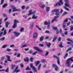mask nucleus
Returning <instances> with one entry per match:
<instances>
[{
    "instance_id": "nucleus-1",
    "label": "nucleus",
    "mask_w": 73,
    "mask_h": 73,
    "mask_svg": "<svg viewBox=\"0 0 73 73\" xmlns=\"http://www.w3.org/2000/svg\"><path fill=\"white\" fill-rule=\"evenodd\" d=\"M33 63H31L30 64L31 68H32V70L34 73L37 72V68L35 66H33Z\"/></svg>"
},
{
    "instance_id": "nucleus-2",
    "label": "nucleus",
    "mask_w": 73,
    "mask_h": 73,
    "mask_svg": "<svg viewBox=\"0 0 73 73\" xmlns=\"http://www.w3.org/2000/svg\"><path fill=\"white\" fill-rule=\"evenodd\" d=\"M39 7L42 8V9H44L45 7V5H44V3L42 2L40 3L39 5Z\"/></svg>"
},
{
    "instance_id": "nucleus-3",
    "label": "nucleus",
    "mask_w": 73,
    "mask_h": 73,
    "mask_svg": "<svg viewBox=\"0 0 73 73\" xmlns=\"http://www.w3.org/2000/svg\"><path fill=\"white\" fill-rule=\"evenodd\" d=\"M69 62H70V61H69L68 59H67L66 60V62L65 64L66 66H68L69 68L70 66V65L69 64Z\"/></svg>"
},
{
    "instance_id": "nucleus-4",
    "label": "nucleus",
    "mask_w": 73,
    "mask_h": 73,
    "mask_svg": "<svg viewBox=\"0 0 73 73\" xmlns=\"http://www.w3.org/2000/svg\"><path fill=\"white\" fill-rule=\"evenodd\" d=\"M6 56L7 58V60L8 61H10V62L12 61V60L10 59L11 57H10V56L6 55Z\"/></svg>"
},
{
    "instance_id": "nucleus-5",
    "label": "nucleus",
    "mask_w": 73,
    "mask_h": 73,
    "mask_svg": "<svg viewBox=\"0 0 73 73\" xmlns=\"http://www.w3.org/2000/svg\"><path fill=\"white\" fill-rule=\"evenodd\" d=\"M34 49H36V50L37 51H38V52H43V51L40 50V49L39 48L36 47H34Z\"/></svg>"
},
{
    "instance_id": "nucleus-6",
    "label": "nucleus",
    "mask_w": 73,
    "mask_h": 73,
    "mask_svg": "<svg viewBox=\"0 0 73 73\" xmlns=\"http://www.w3.org/2000/svg\"><path fill=\"white\" fill-rule=\"evenodd\" d=\"M14 33L15 35V36L17 37H18L20 35V33H17V32L15 31L14 32Z\"/></svg>"
},
{
    "instance_id": "nucleus-7",
    "label": "nucleus",
    "mask_w": 73,
    "mask_h": 73,
    "mask_svg": "<svg viewBox=\"0 0 73 73\" xmlns=\"http://www.w3.org/2000/svg\"><path fill=\"white\" fill-rule=\"evenodd\" d=\"M59 1L60 2L58 1V3L59 5L60 6V5H61V4L62 5H63V3H62V0H60Z\"/></svg>"
},
{
    "instance_id": "nucleus-8",
    "label": "nucleus",
    "mask_w": 73,
    "mask_h": 73,
    "mask_svg": "<svg viewBox=\"0 0 73 73\" xmlns=\"http://www.w3.org/2000/svg\"><path fill=\"white\" fill-rule=\"evenodd\" d=\"M37 36V34L36 33H34L33 34V38H35Z\"/></svg>"
},
{
    "instance_id": "nucleus-9",
    "label": "nucleus",
    "mask_w": 73,
    "mask_h": 73,
    "mask_svg": "<svg viewBox=\"0 0 73 73\" xmlns=\"http://www.w3.org/2000/svg\"><path fill=\"white\" fill-rule=\"evenodd\" d=\"M45 44H46V45L47 46L48 48H50V45H51V43H50L45 42Z\"/></svg>"
},
{
    "instance_id": "nucleus-10",
    "label": "nucleus",
    "mask_w": 73,
    "mask_h": 73,
    "mask_svg": "<svg viewBox=\"0 0 73 73\" xmlns=\"http://www.w3.org/2000/svg\"><path fill=\"white\" fill-rule=\"evenodd\" d=\"M64 5L66 7H68V8H70V5H69V4L68 3H65L64 4Z\"/></svg>"
},
{
    "instance_id": "nucleus-11",
    "label": "nucleus",
    "mask_w": 73,
    "mask_h": 73,
    "mask_svg": "<svg viewBox=\"0 0 73 73\" xmlns=\"http://www.w3.org/2000/svg\"><path fill=\"white\" fill-rule=\"evenodd\" d=\"M26 59L25 58H24V61H25V62H28V61H29V58L28 57H27L26 58Z\"/></svg>"
},
{
    "instance_id": "nucleus-12",
    "label": "nucleus",
    "mask_w": 73,
    "mask_h": 73,
    "mask_svg": "<svg viewBox=\"0 0 73 73\" xmlns=\"http://www.w3.org/2000/svg\"><path fill=\"white\" fill-rule=\"evenodd\" d=\"M37 16H36V17H35V14H34L33 15V17H32V19H37Z\"/></svg>"
},
{
    "instance_id": "nucleus-13",
    "label": "nucleus",
    "mask_w": 73,
    "mask_h": 73,
    "mask_svg": "<svg viewBox=\"0 0 73 73\" xmlns=\"http://www.w3.org/2000/svg\"><path fill=\"white\" fill-rule=\"evenodd\" d=\"M33 12H32V10H30L29 11V14H28V16H30V15H32V14H33L32 13Z\"/></svg>"
},
{
    "instance_id": "nucleus-14",
    "label": "nucleus",
    "mask_w": 73,
    "mask_h": 73,
    "mask_svg": "<svg viewBox=\"0 0 73 73\" xmlns=\"http://www.w3.org/2000/svg\"><path fill=\"white\" fill-rule=\"evenodd\" d=\"M16 67V65L14 64H12L11 65V69L14 70V68Z\"/></svg>"
},
{
    "instance_id": "nucleus-15",
    "label": "nucleus",
    "mask_w": 73,
    "mask_h": 73,
    "mask_svg": "<svg viewBox=\"0 0 73 73\" xmlns=\"http://www.w3.org/2000/svg\"><path fill=\"white\" fill-rule=\"evenodd\" d=\"M9 24H10V23H9L8 22H6V28H8V25H9Z\"/></svg>"
},
{
    "instance_id": "nucleus-16",
    "label": "nucleus",
    "mask_w": 73,
    "mask_h": 73,
    "mask_svg": "<svg viewBox=\"0 0 73 73\" xmlns=\"http://www.w3.org/2000/svg\"><path fill=\"white\" fill-rule=\"evenodd\" d=\"M57 38V36H54L52 41V42H54V41H56Z\"/></svg>"
},
{
    "instance_id": "nucleus-17",
    "label": "nucleus",
    "mask_w": 73,
    "mask_h": 73,
    "mask_svg": "<svg viewBox=\"0 0 73 73\" xmlns=\"http://www.w3.org/2000/svg\"><path fill=\"white\" fill-rule=\"evenodd\" d=\"M40 61L38 60L37 62H35V64H36L35 66H37L38 65V64H39L40 63Z\"/></svg>"
},
{
    "instance_id": "nucleus-18",
    "label": "nucleus",
    "mask_w": 73,
    "mask_h": 73,
    "mask_svg": "<svg viewBox=\"0 0 73 73\" xmlns=\"http://www.w3.org/2000/svg\"><path fill=\"white\" fill-rule=\"evenodd\" d=\"M52 28H53V29H54V30H55V31H57V30H58L57 27H55L54 26H52Z\"/></svg>"
},
{
    "instance_id": "nucleus-19",
    "label": "nucleus",
    "mask_w": 73,
    "mask_h": 73,
    "mask_svg": "<svg viewBox=\"0 0 73 73\" xmlns=\"http://www.w3.org/2000/svg\"><path fill=\"white\" fill-rule=\"evenodd\" d=\"M7 6H8V4L7 3L4 4L3 6H2L3 8H5V7H6Z\"/></svg>"
},
{
    "instance_id": "nucleus-20",
    "label": "nucleus",
    "mask_w": 73,
    "mask_h": 73,
    "mask_svg": "<svg viewBox=\"0 0 73 73\" xmlns=\"http://www.w3.org/2000/svg\"><path fill=\"white\" fill-rule=\"evenodd\" d=\"M44 25H50V22H44Z\"/></svg>"
},
{
    "instance_id": "nucleus-21",
    "label": "nucleus",
    "mask_w": 73,
    "mask_h": 73,
    "mask_svg": "<svg viewBox=\"0 0 73 73\" xmlns=\"http://www.w3.org/2000/svg\"><path fill=\"white\" fill-rule=\"evenodd\" d=\"M46 11L47 12H48V11H49V9H50V7H46Z\"/></svg>"
},
{
    "instance_id": "nucleus-22",
    "label": "nucleus",
    "mask_w": 73,
    "mask_h": 73,
    "mask_svg": "<svg viewBox=\"0 0 73 73\" xmlns=\"http://www.w3.org/2000/svg\"><path fill=\"white\" fill-rule=\"evenodd\" d=\"M55 15H56V16H59V15H60V12H59V11L56 13Z\"/></svg>"
},
{
    "instance_id": "nucleus-23",
    "label": "nucleus",
    "mask_w": 73,
    "mask_h": 73,
    "mask_svg": "<svg viewBox=\"0 0 73 73\" xmlns=\"http://www.w3.org/2000/svg\"><path fill=\"white\" fill-rule=\"evenodd\" d=\"M17 27V24L15 23H14V24L13 26V28H15V27Z\"/></svg>"
},
{
    "instance_id": "nucleus-24",
    "label": "nucleus",
    "mask_w": 73,
    "mask_h": 73,
    "mask_svg": "<svg viewBox=\"0 0 73 73\" xmlns=\"http://www.w3.org/2000/svg\"><path fill=\"white\" fill-rule=\"evenodd\" d=\"M44 40V37L43 36H42L40 38V41H42V40Z\"/></svg>"
},
{
    "instance_id": "nucleus-25",
    "label": "nucleus",
    "mask_w": 73,
    "mask_h": 73,
    "mask_svg": "<svg viewBox=\"0 0 73 73\" xmlns=\"http://www.w3.org/2000/svg\"><path fill=\"white\" fill-rule=\"evenodd\" d=\"M41 64H40L38 66V70H40V68H41Z\"/></svg>"
},
{
    "instance_id": "nucleus-26",
    "label": "nucleus",
    "mask_w": 73,
    "mask_h": 73,
    "mask_svg": "<svg viewBox=\"0 0 73 73\" xmlns=\"http://www.w3.org/2000/svg\"><path fill=\"white\" fill-rule=\"evenodd\" d=\"M8 44H5V45H3L2 46V48H6Z\"/></svg>"
},
{
    "instance_id": "nucleus-27",
    "label": "nucleus",
    "mask_w": 73,
    "mask_h": 73,
    "mask_svg": "<svg viewBox=\"0 0 73 73\" xmlns=\"http://www.w3.org/2000/svg\"><path fill=\"white\" fill-rule=\"evenodd\" d=\"M12 8L13 9V12H15V9H16V7L14 6H13L12 7Z\"/></svg>"
},
{
    "instance_id": "nucleus-28",
    "label": "nucleus",
    "mask_w": 73,
    "mask_h": 73,
    "mask_svg": "<svg viewBox=\"0 0 73 73\" xmlns=\"http://www.w3.org/2000/svg\"><path fill=\"white\" fill-rule=\"evenodd\" d=\"M73 58V57H72L71 58H68V60L69 61H70H70H73V60L72 59V58Z\"/></svg>"
},
{
    "instance_id": "nucleus-29",
    "label": "nucleus",
    "mask_w": 73,
    "mask_h": 73,
    "mask_svg": "<svg viewBox=\"0 0 73 73\" xmlns=\"http://www.w3.org/2000/svg\"><path fill=\"white\" fill-rule=\"evenodd\" d=\"M25 70H31V69L29 67V66H27L25 69Z\"/></svg>"
},
{
    "instance_id": "nucleus-30",
    "label": "nucleus",
    "mask_w": 73,
    "mask_h": 73,
    "mask_svg": "<svg viewBox=\"0 0 73 73\" xmlns=\"http://www.w3.org/2000/svg\"><path fill=\"white\" fill-rule=\"evenodd\" d=\"M34 59V58L33 57H31V58L30 59V61L31 62H33V60Z\"/></svg>"
},
{
    "instance_id": "nucleus-31",
    "label": "nucleus",
    "mask_w": 73,
    "mask_h": 73,
    "mask_svg": "<svg viewBox=\"0 0 73 73\" xmlns=\"http://www.w3.org/2000/svg\"><path fill=\"white\" fill-rule=\"evenodd\" d=\"M33 23L31 24V25H30V26L29 27L30 29H32L33 28Z\"/></svg>"
},
{
    "instance_id": "nucleus-32",
    "label": "nucleus",
    "mask_w": 73,
    "mask_h": 73,
    "mask_svg": "<svg viewBox=\"0 0 73 73\" xmlns=\"http://www.w3.org/2000/svg\"><path fill=\"white\" fill-rule=\"evenodd\" d=\"M41 62H42V63H44V62H46V61L45 60L42 59L41 60Z\"/></svg>"
},
{
    "instance_id": "nucleus-33",
    "label": "nucleus",
    "mask_w": 73,
    "mask_h": 73,
    "mask_svg": "<svg viewBox=\"0 0 73 73\" xmlns=\"http://www.w3.org/2000/svg\"><path fill=\"white\" fill-rule=\"evenodd\" d=\"M63 8H64L65 9L66 11H69V9L67 8V7H66V6H64Z\"/></svg>"
},
{
    "instance_id": "nucleus-34",
    "label": "nucleus",
    "mask_w": 73,
    "mask_h": 73,
    "mask_svg": "<svg viewBox=\"0 0 73 73\" xmlns=\"http://www.w3.org/2000/svg\"><path fill=\"white\" fill-rule=\"evenodd\" d=\"M18 68H19V67H18V66H16L15 70L13 71V72H16V70H17V69H18Z\"/></svg>"
},
{
    "instance_id": "nucleus-35",
    "label": "nucleus",
    "mask_w": 73,
    "mask_h": 73,
    "mask_svg": "<svg viewBox=\"0 0 73 73\" xmlns=\"http://www.w3.org/2000/svg\"><path fill=\"white\" fill-rule=\"evenodd\" d=\"M70 31H73V26H70Z\"/></svg>"
},
{
    "instance_id": "nucleus-36",
    "label": "nucleus",
    "mask_w": 73,
    "mask_h": 73,
    "mask_svg": "<svg viewBox=\"0 0 73 73\" xmlns=\"http://www.w3.org/2000/svg\"><path fill=\"white\" fill-rule=\"evenodd\" d=\"M66 40L67 41H70L71 42H73V41L72 40H70V38H68L66 39Z\"/></svg>"
},
{
    "instance_id": "nucleus-37",
    "label": "nucleus",
    "mask_w": 73,
    "mask_h": 73,
    "mask_svg": "<svg viewBox=\"0 0 73 73\" xmlns=\"http://www.w3.org/2000/svg\"><path fill=\"white\" fill-rule=\"evenodd\" d=\"M25 46H27V44H25L21 47V48H24V47H25Z\"/></svg>"
},
{
    "instance_id": "nucleus-38",
    "label": "nucleus",
    "mask_w": 73,
    "mask_h": 73,
    "mask_svg": "<svg viewBox=\"0 0 73 73\" xmlns=\"http://www.w3.org/2000/svg\"><path fill=\"white\" fill-rule=\"evenodd\" d=\"M57 62L58 65H60V60H59V58L57 59Z\"/></svg>"
},
{
    "instance_id": "nucleus-39",
    "label": "nucleus",
    "mask_w": 73,
    "mask_h": 73,
    "mask_svg": "<svg viewBox=\"0 0 73 73\" xmlns=\"http://www.w3.org/2000/svg\"><path fill=\"white\" fill-rule=\"evenodd\" d=\"M39 46H41V47H44V45L43 44H39Z\"/></svg>"
},
{
    "instance_id": "nucleus-40",
    "label": "nucleus",
    "mask_w": 73,
    "mask_h": 73,
    "mask_svg": "<svg viewBox=\"0 0 73 73\" xmlns=\"http://www.w3.org/2000/svg\"><path fill=\"white\" fill-rule=\"evenodd\" d=\"M5 40V37H4L0 38V41H4Z\"/></svg>"
},
{
    "instance_id": "nucleus-41",
    "label": "nucleus",
    "mask_w": 73,
    "mask_h": 73,
    "mask_svg": "<svg viewBox=\"0 0 73 73\" xmlns=\"http://www.w3.org/2000/svg\"><path fill=\"white\" fill-rule=\"evenodd\" d=\"M21 11V10H20V9H16L15 10V11H16V12L17 11Z\"/></svg>"
},
{
    "instance_id": "nucleus-42",
    "label": "nucleus",
    "mask_w": 73,
    "mask_h": 73,
    "mask_svg": "<svg viewBox=\"0 0 73 73\" xmlns=\"http://www.w3.org/2000/svg\"><path fill=\"white\" fill-rule=\"evenodd\" d=\"M59 47H60V48H63V47H64V46H62V43L60 44L59 45Z\"/></svg>"
},
{
    "instance_id": "nucleus-43",
    "label": "nucleus",
    "mask_w": 73,
    "mask_h": 73,
    "mask_svg": "<svg viewBox=\"0 0 73 73\" xmlns=\"http://www.w3.org/2000/svg\"><path fill=\"white\" fill-rule=\"evenodd\" d=\"M54 12H58L59 11V10L58 9H56L54 10Z\"/></svg>"
},
{
    "instance_id": "nucleus-44",
    "label": "nucleus",
    "mask_w": 73,
    "mask_h": 73,
    "mask_svg": "<svg viewBox=\"0 0 73 73\" xmlns=\"http://www.w3.org/2000/svg\"><path fill=\"white\" fill-rule=\"evenodd\" d=\"M3 35H5L7 34V31L5 30L3 32Z\"/></svg>"
},
{
    "instance_id": "nucleus-45",
    "label": "nucleus",
    "mask_w": 73,
    "mask_h": 73,
    "mask_svg": "<svg viewBox=\"0 0 73 73\" xmlns=\"http://www.w3.org/2000/svg\"><path fill=\"white\" fill-rule=\"evenodd\" d=\"M5 72H9V67H7L6 70H5Z\"/></svg>"
},
{
    "instance_id": "nucleus-46",
    "label": "nucleus",
    "mask_w": 73,
    "mask_h": 73,
    "mask_svg": "<svg viewBox=\"0 0 73 73\" xmlns=\"http://www.w3.org/2000/svg\"><path fill=\"white\" fill-rule=\"evenodd\" d=\"M68 13L67 12H65L64 13H63V14L62 15L63 16H65V15H66L67 14H68Z\"/></svg>"
},
{
    "instance_id": "nucleus-47",
    "label": "nucleus",
    "mask_w": 73,
    "mask_h": 73,
    "mask_svg": "<svg viewBox=\"0 0 73 73\" xmlns=\"http://www.w3.org/2000/svg\"><path fill=\"white\" fill-rule=\"evenodd\" d=\"M45 33H50L49 31L46 30L45 32Z\"/></svg>"
},
{
    "instance_id": "nucleus-48",
    "label": "nucleus",
    "mask_w": 73,
    "mask_h": 73,
    "mask_svg": "<svg viewBox=\"0 0 73 73\" xmlns=\"http://www.w3.org/2000/svg\"><path fill=\"white\" fill-rule=\"evenodd\" d=\"M57 66V65L54 64H53L52 65V66L53 67V68H54V67H55V68H56V67Z\"/></svg>"
},
{
    "instance_id": "nucleus-49",
    "label": "nucleus",
    "mask_w": 73,
    "mask_h": 73,
    "mask_svg": "<svg viewBox=\"0 0 73 73\" xmlns=\"http://www.w3.org/2000/svg\"><path fill=\"white\" fill-rule=\"evenodd\" d=\"M65 27H66V25H65V23H63L62 24V27L63 28H65Z\"/></svg>"
},
{
    "instance_id": "nucleus-50",
    "label": "nucleus",
    "mask_w": 73,
    "mask_h": 73,
    "mask_svg": "<svg viewBox=\"0 0 73 73\" xmlns=\"http://www.w3.org/2000/svg\"><path fill=\"white\" fill-rule=\"evenodd\" d=\"M17 23H19V21L16 20H14V23L16 24Z\"/></svg>"
},
{
    "instance_id": "nucleus-51",
    "label": "nucleus",
    "mask_w": 73,
    "mask_h": 73,
    "mask_svg": "<svg viewBox=\"0 0 73 73\" xmlns=\"http://www.w3.org/2000/svg\"><path fill=\"white\" fill-rule=\"evenodd\" d=\"M24 28H21L20 29V31L21 32H23V31H24Z\"/></svg>"
},
{
    "instance_id": "nucleus-52",
    "label": "nucleus",
    "mask_w": 73,
    "mask_h": 73,
    "mask_svg": "<svg viewBox=\"0 0 73 73\" xmlns=\"http://www.w3.org/2000/svg\"><path fill=\"white\" fill-rule=\"evenodd\" d=\"M4 0H1V5L3 4V3H4Z\"/></svg>"
},
{
    "instance_id": "nucleus-53",
    "label": "nucleus",
    "mask_w": 73,
    "mask_h": 73,
    "mask_svg": "<svg viewBox=\"0 0 73 73\" xmlns=\"http://www.w3.org/2000/svg\"><path fill=\"white\" fill-rule=\"evenodd\" d=\"M58 66H57L55 68V70H58Z\"/></svg>"
},
{
    "instance_id": "nucleus-54",
    "label": "nucleus",
    "mask_w": 73,
    "mask_h": 73,
    "mask_svg": "<svg viewBox=\"0 0 73 73\" xmlns=\"http://www.w3.org/2000/svg\"><path fill=\"white\" fill-rule=\"evenodd\" d=\"M25 5H23L22 6L21 8L22 9H25Z\"/></svg>"
},
{
    "instance_id": "nucleus-55",
    "label": "nucleus",
    "mask_w": 73,
    "mask_h": 73,
    "mask_svg": "<svg viewBox=\"0 0 73 73\" xmlns=\"http://www.w3.org/2000/svg\"><path fill=\"white\" fill-rule=\"evenodd\" d=\"M59 16H55L54 17V19L55 20H56L57 19V17H59Z\"/></svg>"
},
{
    "instance_id": "nucleus-56",
    "label": "nucleus",
    "mask_w": 73,
    "mask_h": 73,
    "mask_svg": "<svg viewBox=\"0 0 73 73\" xmlns=\"http://www.w3.org/2000/svg\"><path fill=\"white\" fill-rule=\"evenodd\" d=\"M64 34L65 35H68V31H66L64 33Z\"/></svg>"
},
{
    "instance_id": "nucleus-57",
    "label": "nucleus",
    "mask_w": 73,
    "mask_h": 73,
    "mask_svg": "<svg viewBox=\"0 0 73 73\" xmlns=\"http://www.w3.org/2000/svg\"><path fill=\"white\" fill-rule=\"evenodd\" d=\"M37 53V52H34L32 54V55H35Z\"/></svg>"
},
{
    "instance_id": "nucleus-58",
    "label": "nucleus",
    "mask_w": 73,
    "mask_h": 73,
    "mask_svg": "<svg viewBox=\"0 0 73 73\" xmlns=\"http://www.w3.org/2000/svg\"><path fill=\"white\" fill-rule=\"evenodd\" d=\"M68 21V18H66V19H65L64 21V22H67V21Z\"/></svg>"
},
{
    "instance_id": "nucleus-59",
    "label": "nucleus",
    "mask_w": 73,
    "mask_h": 73,
    "mask_svg": "<svg viewBox=\"0 0 73 73\" xmlns=\"http://www.w3.org/2000/svg\"><path fill=\"white\" fill-rule=\"evenodd\" d=\"M12 11V9H10L9 10V13L11 14V11Z\"/></svg>"
},
{
    "instance_id": "nucleus-60",
    "label": "nucleus",
    "mask_w": 73,
    "mask_h": 73,
    "mask_svg": "<svg viewBox=\"0 0 73 73\" xmlns=\"http://www.w3.org/2000/svg\"><path fill=\"white\" fill-rule=\"evenodd\" d=\"M15 46V45L14 44H12L10 46V47H11V48H13V47H14Z\"/></svg>"
},
{
    "instance_id": "nucleus-61",
    "label": "nucleus",
    "mask_w": 73,
    "mask_h": 73,
    "mask_svg": "<svg viewBox=\"0 0 73 73\" xmlns=\"http://www.w3.org/2000/svg\"><path fill=\"white\" fill-rule=\"evenodd\" d=\"M53 57H54L55 58H57V59H58V56H56V55H53Z\"/></svg>"
},
{
    "instance_id": "nucleus-62",
    "label": "nucleus",
    "mask_w": 73,
    "mask_h": 73,
    "mask_svg": "<svg viewBox=\"0 0 73 73\" xmlns=\"http://www.w3.org/2000/svg\"><path fill=\"white\" fill-rule=\"evenodd\" d=\"M20 65L21 68H23V67H24V65H23V63H22L21 64H20Z\"/></svg>"
},
{
    "instance_id": "nucleus-63",
    "label": "nucleus",
    "mask_w": 73,
    "mask_h": 73,
    "mask_svg": "<svg viewBox=\"0 0 73 73\" xmlns=\"http://www.w3.org/2000/svg\"><path fill=\"white\" fill-rule=\"evenodd\" d=\"M49 54V52H46V54H45V56H47L48 54Z\"/></svg>"
},
{
    "instance_id": "nucleus-64",
    "label": "nucleus",
    "mask_w": 73,
    "mask_h": 73,
    "mask_svg": "<svg viewBox=\"0 0 73 73\" xmlns=\"http://www.w3.org/2000/svg\"><path fill=\"white\" fill-rule=\"evenodd\" d=\"M11 49L9 48H7V51H8V52H9L10 50H11Z\"/></svg>"
}]
</instances>
